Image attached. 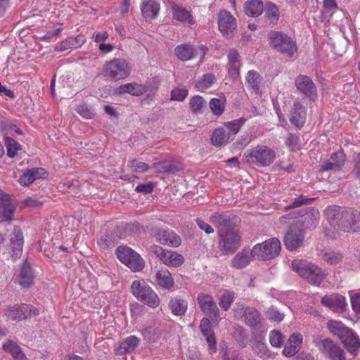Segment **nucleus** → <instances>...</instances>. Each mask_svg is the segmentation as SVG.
Listing matches in <instances>:
<instances>
[{"mask_svg":"<svg viewBox=\"0 0 360 360\" xmlns=\"http://www.w3.org/2000/svg\"><path fill=\"white\" fill-rule=\"evenodd\" d=\"M245 80L248 88H250L256 94L259 93L260 84L262 82V77L257 71H248L246 75Z\"/></svg>","mask_w":360,"mask_h":360,"instance_id":"nucleus-44","label":"nucleus"},{"mask_svg":"<svg viewBox=\"0 0 360 360\" xmlns=\"http://www.w3.org/2000/svg\"><path fill=\"white\" fill-rule=\"evenodd\" d=\"M117 259L132 271L136 272L142 270L145 262L139 254L130 248L120 246L116 250Z\"/></svg>","mask_w":360,"mask_h":360,"instance_id":"nucleus-10","label":"nucleus"},{"mask_svg":"<svg viewBox=\"0 0 360 360\" xmlns=\"http://www.w3.org/2000/svg\"><path fill=\"white\" fill-rule=\"evenodd\" d=\"M306 107L300 99H296L292 108L289 120L290 123L297 128H301L306 120Z\"/></svg>","mask_w":360,"mask_h":360,"instance_id":"nucleus-21","label":"nucleus"},{"mask_svg":"<svg viewBox=\"0 0 360 360\" xmlns=\"http://www.w3.org/2000/svg\"><path fill=\"white\" fill-rule=\"evenodd\" d=\"M160 9V6L157 0H142L141 4V13L146 20L156 18Z\"/></svg>","mask_w":360,"mask_h":360,"instance_id":"nucleus-29","label":"nucleus"},{"mask_svg":"<svg viewBox=\"0 0 360 360\" xmlns=\"http://www.w3.org/2000/svg\"><path fill=\"white\" fill-rule=\"evenodd\" d=\"M341 220V229L344 231H357L360 230L359 212L344 211Z\"/></svg>","mask_w":360,"mask_h":360,"instance_id":"nucleus-20","label":"nucleus"},{"mask_svg":"<svg viewBox=\"0 0 360 360\" xmlns=\"http://www.w3.org/2000/svg\"><path fill=\"white\" fill-rule=\"evenodd\" d=\"M297 91L304 96L314 99L316 97V88L311 79L303 75H298L295 80Z\"/></svg>","mask_w":360,"mask_h":360,"instance_id":"nucleus-17","label":"nucleus"},{"mask_svg":"<svg viewBox=\"0 0 360 360\" xmlns=\"http://www.w3.org/2000/svg\"><path fill=\"white\" fill-rule=\"evenodd\" d=\"M281 250V244L276 238L265 240L262 243L254 245L251 250L253 258L266 260L276 257Z\"/></svg>","mask_w":360,"mask_h":360,"instance_id":"nucleus-9","label":"nucleus"},{"mask_svg":"<svg viewBox=\"0 0 360 360\" xmlns=\"http://www.w3.org/2000/svg\"><path fill=\"white\" fill-rule=\"evenodd\" d=\"M197 302L202 311L214 321H219V311L213 297L208 294L200 292L197 296Z\"/></svg>","mask_w":360,"mask_h":360,"instance_id":"nucleus-14","label":"nucleus"},{"mask_svg":"<svg viewBox=\"0 0 360 360\" xmlns=\"http://www.w3.org/2000/svg\"><path fill=\"white\" fill-rule=\"evenodd\" d=\"M284 341L283 334L278 330H272L269 334V342L274 347H281Z\"/></svg>","mask_w":360,"mask_h":360,"instance_id":"nucleus-54","label":"nucleus"},{"mask_svg":"<svg viewBox=\"0 0 360 360\" xmlns=\"http://www.w3.org/2000/svg\"><path fill=\"white\" fill-rule=\"evenodd\" d=\"M252 258L251 252L243 250L231 259V266L236 269H243L250 264Z\"/></svg>","mask_w":360,"mask_h":360,"instance_id":"nucleus-36","label":"nucleus"},{"mask_svg":"<svg viewBox=\"0 0 360 360\" xmlns=\"http://www.w3.org/2000/svg\"><path fill=\"white\" fill-rule=\"evenodd\" d=\"M328 326L330 331L339 338L347 350L353 356H356L360 350L359 337L340 322L331 321Z\"/></svg>","mask_w":360,"mask_h":360,"instance_id":"nucleus-2","label":"nucleus"},{"mask_svg":"<svg viewBox=\"0 0 360 360\" xmlns=\"http://www.w3.org/2000/svg\"><path fill=\"white\" fill-rule=\"evenodd\" d=\"M3 349L10 353L14 360H28L20 346L11 340H8L4 343Z\"/></svg>","mask_w":360,"mask_h":360,"instance_id":"nucleus-39","label":"nucleus"},{"mask_svg":"<svg viewBox=\"0 0 360 360\" xmlns=\"http://www.w3.org/2000/svg\"><path fill=\"white\" fill-rule=\"evenodd\" d=\"M218 25L219 31L224 35L232 33L236 28V20L226 10L220 11L218 15Z\"/></svg>","mask_w":360,"mask_h":360,"instance_id":"nucleus-22","label":"nucleus"},{"mask_svg":"<svg viewBox=\"0 0 360 360\" xmlns=\"http://www.w3.org/2000/svg\"><path fill=\"white\" fill-rule=\"evenodd\" d=\"M131 74V68L126 60L114 58L106 61L102 68L101 75L108 81L124 79Z\"/></svg>","mask_w":360,"mask_h":360,"instance_id":"nucleus-5","label":"nucleus"},{"mask_svg":"<svg viewBox=\"0 0 360 360\" xmlns=\"http://www.w3.org/2000/svg\"><path fill=\"white\" fill-rule=\"evenodd\" d=\"M285 219H299L296 224L302 228H314L318 222L320 214L317 209L314 207L307 208L302 214V212L298 213H290L283 217Z\"/></svg>","mask_w":360,"mask_h":360,"instance_id":"nucleus-11","label":"nucleus"},{"mask_svg":"<svg viewBox=\"0 0 360 360\" xmlns=\"http://www.w3.org/2000/svg\"><path fill=\"white\" fill-rule=\"evenodd\" d=\"M4 145L6 148L7 156L14 158L17 156L18 152L22 150V146L12 137L4 136Z\"/></svg>","mask_w":360,"mask_h":360,"instance_id":"nucleus-41","label":"nucleus"},{"mask_svg":"<svg viewBox=\"0 0 360 360\" xmlns=\"http://www.w3.org/2000/svg\"><path fill=\"white\" fill-rule=\"evenodd\" d=\"M345 162V157L342 151H338L331 155L330 160L324 162L321 166L323 171L339 170Z\"/></svg>","mask_w":360,"mask_h":360,"instance_id":"nucleus-32","label":"nucleus"},{"mask_svg":"<svg viewBox=\"0 0 360 360\" xmlns=\"http://www.w3.org/2000/svg\"><path fill=\"white\" fill-rule=\"evenodd\" d=\"M350 300L353 310L356 313L360 314V293L353 295L351 296Z\"/></svg>","mask_w":360,"mask_h":360,"instance_id":"nucleus-64","label":"nucleus"},{"mask_svg":"<svg viewBox=\"0 0 360 360\" xmlns=\"http://www.w3.org/2000/svg\"><path fill=\"white\" fill-rule=\"evenodd\" d=\"M237 319L243 320L251 328L259 327L262 323V316L257 309L250 307L238 306L234 310Z\"/></svg>","mask_w":360,"mask_h":360,"instance_id":"nucleus-12","label":"nucleus"},{"mask_svg":"<svg viewBox=\"0 0 360 360\" xmlns=\"http://www.w3.org/2000/svg\"><path fill=\"white\" fill-rule=\"evenodd\" d=\"M16 282L23 288H29L33 284L34 274L30 263L25 262L15 274Z\"/></svg>","mask_w":360,"mask_h":360,"instance_id":"nucleus-26","label":"nucleus"},{"mask_svg":"<svg viewBox=\"0 0 360 360\" xmlns=\"http://www.w3.org/2000/svg\"><path fill=\"white\" fill-rule=\"evenodd\" d=\"M227 71L229 77L233 80L238 79L240 76V70L241 67V57L239 52L236 49H230L227 54Z\"/></svg>","mask_w":360,"mask_h":360,"instance_id":"nucleus-19","label":"nucleus"},{"mask_svg":"<svg viewBox=\"0 0 360 360\" xmlns=\"http://www.w3.org/2000/svg\"><path fill=\"white\" fill-rule=\"evenodd\" d=\"M321 257L324 262L330 265L338 264L342 259V255L340 253L333 251L324 252Z\"/></svg>","mask_w":360,"mask_h":360,"instance_id":"nucleus-50","label":"nucleus"},{"mask_svg":"<svg viewBox=\"0 0 360 360\" xmlns=\"http://www.w3.org/2000/svg\"><path fill=\"white\" fill-rule=\"evenodd\" d=\"M205 105V101L201 96H194L190 99L189 106L194 114L202 113Z\"/></svg>","mask_w":360,"mask_h":360,"instance_id":"nucleus-48","label":"nucleus"},{"mask_svg":"<svg viewBox=\"0 0 360 360\" xmlns=\"http://www.w3.org/2000/svg\"><path fill=\"white\" fill-rule=\"evenodd\" d=\"M188 94V90L184 87H176L171 92V100L183 101L187 97Z\"/></svg>","mask_w":360,"mask_h":360,"instance_id":"nucleus-55","label":"nucleus"},{"mask_svg":"<svg viewBox=\"0 0 360 360\" xmlns=\"http://www.w3.org/2000/svg\"><path fill=\"white\" fill-rule=\"evenodd\" d=\"M131 292L138 300L150 307L156 308L160 304L158 295L143 279L134 281Z\"/></svg>","mask_w":360,"mask_h":360,"instance_id":"nucleus-6","label":"nucleus"},{"mask_svg":"<svg viewBox=\"0 0 360 360\" xmlns=\"http://www.w3.org/2000/svg\"><path fill=\"white\" fill-rule=\"evenodd\" d=\"M15 210L8 196L0 191V222L11 221Z\"/></svg>","mask_w":360,"mask_h":360,"instance_id":"nucleus-24","label":"nucleus"},{"mask_svg":"<svg viewBox=\"0 0 360 360\" xmlns=\"http://www.w3.org/2000/svg\"><path fill=\"white\" fill-rule=\"evenodd\" d=\"M252 139L248 135H243L238 138V139L233 143L234 150H241L248 146Z\"/></svg>","mask_w":360,"mask_h":360,"instance_id":"nucleus-61","label":"nucleus"},{"mask_svg":"<svg viewBox=\"0 0 360 360\" xmlns=\"http://www.w3.org/2000/svg\"><path fill=\"white\" fill-rule=\"evenodd\" d=\"M344 212L340 211V207L338 206H329L325 210V215L332 226L341 228V218Z\"/></svg>","mask_w":360,"mask_h":360,"instance_id":"nucleus-38","label":"nucleus"},{"mask_svg":"<svg viewBox=\"0 0 360 360\" xmlns=\"http://www.w3.org/2000/svg\"><path fill=\"white\" fill-rule=\"evenodd\" d=\"M10 248L12 252L11 257L16 260L21 256L24 243L23 235L20 229L15 226L10 236Z\"/></svg>","mask_w":360,"mask_h":360,"instance_id":"nucleus-23","label":"nucleus"},{"mask_svg":"<svg viewBox=\"0 0 360 360\" xmlns=\"http://www.w3.org/2000/svg\"><path fill=\"white\" fill-rule=\"evenodd\" d=\"M158 242L164 245L177 248L181 243V238L174 231L169 229H159L154 233Z\"/></svg>","mask_w":360,"mask_h":360,"instance_id":"nucleus-18","label":"nucleus"},{"mask_svg":"<svg viewBox=\"0 0 360 360\" xmlns=\"http://www.w3.org/2000/svg\"><path fill=\"white\" fill-rule=\"evenodd\" d=\"M86 41V37L84 34H78L75 37H68L60 45L56 47L58 51H63L68 49H77L81 47Z\"/></svg>","mask_w":360,"mask_h":360,"instance_id":"nucleus-37","label":"nucleus"},{"mask_svg":"<svg viewBox=\"0 0 360 360\" xmlns=\"http://www.w3.org/2000/svg\"><path fill=\"white\" fill-rule=\"evenodd\" d=\"M174 54L181 61L190 60L198 55L197 50L190 44H183L177 46L174 49Z\"/></svg>","mask_w":360,"mask_h":360,"instance_id":"nucleus-31","label":"nucleus"},{"mask_svg":"<svg viewBox=\"0 0 360 360\" xmlns=\"http://www.w3.org/2000/svg\"><path fill=\"white\" fill-rule=\"evenodd\" d=\"M263 9L262 0H248L244 6L245 13L252 17H257L261 15Z\"/></svg>","mask_w":360,"mask_h":360,"instance_id":"nucleus-40","label":"nucleus"},{"mask_svg":"<svg viewBox=\"0 0 360 360\" xmlns=\"http://www.w3.org/2000/svg\"><path fill=\"white\" fill-rule=\"evenodd\" d=\"M245 121L246 120L245 118H239L232 122H226L224 124V128L228 130L226 133L229 136V138L234 136L239 131Z\"/></svg>","mask_w":360,"mask_h":360,"instance_id":"nucleus-47","label":"nucleus"},{"mask_svg":"<svg viewBox=\"0 0 360 360\" xmlns=\"http://www.w3.org/2000/svg\"><path fill=\"white\" fill-rule=\"evenodd\" d=\"M26 307V304H16L12 307H8L5 311V316L8 320L13 321H19L22 319H25Z\"/></svg>","mask_w":360,"mask_h":360,"instance_id":"nucleus-35","label":"nucleus"},{"mask_svg":"<svg viewBox=\"0 0 360 360\" xmlns=\"http://www.w3.org/2000/svg\"><path fill=\"white\" fill-rule=\"evenodd\" d=\"M46 175V172L43 168H32L30 169H26L20 176L19 179V183L22 186H29L36 179L45 177Z\"/></svg>","mask_w":360,"mask_h":360,"instance_id":"nucleus-30","label":"nucleus"},{"mask_svg":"<svg viewBox=\"0 0 360 360\" xmlns=\"http://www.w3.org/2000/svg\"><path fill=\"white\" fill-rule=\"evenodd\" d=\"M226 103V97L224 96H221L219 98H212L209 103V107L214 115L219 117L224 112Z\"/></svg>","mask_w":360,"mask_h":360,"instance_id":"nucleus-42","label":"nucleus"},{"mask_svg":"<svg viewBox=\"0 0 360 360\" xmlns=\"http://www.w3.org/2000/svg\"><path fill=\"white\" fill-rule=\"evenodd\" d=\"M129 167L131 168V171L134 172H145L149 169V166L146 163L137 160L129 161Z\"/></svg>","mask_w":360,"mask_h":360,"instance_id":"nucleus-57","label":"nucleus"},{"mask_svg":"<svg viewBox=\"0 0 360 360\" xmlns=\"http://www.w3.org/2000/svg\"><path fill=\"white\" fill-rule=\"evenodd\" d=\"M75 110L84 119H92L95 115L94 110L86 104L79 105Z\"/></svg>","mask_w":360,"mask_h":360,"instance_id":"nucleus-56","label":"nucleus"},{"mask_svg":"<svg viewBox=\"0 0 360 360\" xmlns=\"http://www.w3.org/2000/svg\"><path fill=\"white\" fill-rule=\"evenodd\" d=\"M265 15L272 22H276L279 18L280 13L278 7L273 3L269 2L266 6Z\"/></svg>","mask_w":360,"mask_h":360,"instance_id":"nucleus-51","label":"nucleus"},{"mask_svg":"<svg viewBox=\"0 0 360 360\" xmlns=\"http://www.w3.org/2000/svg\"><path fill=\"white\" fill-rule=\"evenodd\" d=\"M159 330L154 327H148L141 330V334L143 338L150 342L155 341V340L158 338Z\"/></svg>","mask_w":360,"mask_h":360,"instance_id":"nucleus-58","label":"nucleus"},{"mask_svg":"<svg viewBox=\"0 0 360 360\" xmlns=\"http://www.w3.org/2000/svg\"><path fill=\"white\" fill-rule=\"evenodd\" d=\"M169 307L174 315L182 316L187 310L188 303L184 300L174 297L169 301Z\"/></svg>","mask_w":360,"mask_h":360,"instance_id":"nucleus-45","label":"nucleus"},{"mask_svg":"<svg viewBox=\"0 0 360 360\" xmlns=\"http://www.w3.org/2000/svg\"><path fill=\"white\" fill-rule=\"evenodd\" d=\"M229 136L224 127H218L212 133L211 137L212 143L217 147H220L228 143Z\"/></svg>","mask_w":360,"mask_h":360,"instance_id":"nucleus-43","label":"nucleus"},{"mask_svg":"<svg viewBox=\"0 0 360 360\" xmlns=\"http://www.w3.org/2000/svg\"><path fill=\"white\" fill-rule=\"evenodd\" d=\"M243 158L245 162L251 165L260 167H267L274 162L276 152L267 146L257 145L245 152Z\"/></svg>","mask_w":360,"mask_h":360,"instance_id":"nucleus-3","label":"nucleus"},{"mask_svg":"<svg viewBox=\"0 0 360 360\" xmlns=\"http://www.w3.org/2000/svg\"><path fill=\"white\" fill-rule=\"evenodd\" d=\"M153 167L159 172H169L174 169V167L169 161H162L153 164Z\"/></svg>","mask_w":360,"mask_h":360,"instance_id":"nucleus-60","label":"nucleus"},{"mask_svg":"<svg viewBox=\"0 0 360 360\" xmlns=\"http://www.w3.org/2000/svg\"><path fill=\"white\" fill-rule=\"evenodd\" d=\"M150 90H151V83L150 82H146L145 84H137L135 82L127 83L121 85L118 88L120 94L128 93L135 96H141Z\"/></svg>","mask_w":360,"mask_h":360,"instance_id":"nucleus-28","label":"nucleus"},{"mask_svg":"<svg viewBox=\"0 0 360 360\" xmlns=\"http://www.w3.org/2000/svg\"><path fill=\"white\" fill-rule=\"evenodd\" d=\"M4 130L6 131L4 135L14 136L15 134L21 135L22 134V130L18 128L15 124H8L5 126Z\"/></svg>","mask_w":360,"mask_h":360,"instance_id":"nucleus-63","label":"nucleus"},{"mask_svg":"<svg viewBox=\"0 0 360 360\" xmlns=\"http://www.w3.org/2000/svg\"><path fill=\"white\" fill-rule=\"evenodd\" d=\"M268 38L271 47L288 57H292L297 51L295 42L283 32L271 31L268 34Z\"/></svg>","mask_w":360,"mask_h":360,"instance_id":"nucleus-7","label":"nucleus"},{"mask_svg":"<svg viewBox=\"0 0 360 360\" xmlns=\"http://www.w3.org/2000/svg\"><path fill=\"white\" fill-rule=\"evenodd\" d=\"M292 269L310 284L316 286L321 285L326 276L321 268L305 260H294L292 262Z\"/></svg>","mask_w":360,"mask_h":360,"instance_id":"nucleus-4","label":"nucleus"},{"mask_svg":"<svg viewBox=\"0 0 360 360\" xmlns=\"http://www.w3.org/2000/svg\"><path fill=\"white\" fill-rule=\"evenodd\" d=\"M154 184L152 182L146 184H140L135 188V191L138 193H143L144 194L150 193L154 188Z\"/></svg>","mask_w":360,"mask_h":360,"instance_id":"nucleus-62","label":"nucleus"},{"mask_svg":"<svg viewBox=\"0 0 360 360\" xmlns=\"http://www.w3.org/2000/svg\"><path fill=\"white\" fill-rule=\"evenodd\" d=\"M169 8L172 12V17L174 20L183 23H187L189 25H193L195 23L191 13L185 8L177 5L174 2H171L169 4Z\"/></svg>","mask_w":360,"mask_h":360,"instance_id":"nucleus-27","label":"nucleus"},{"mask_svg":"<svg viewBox=\"0 0 360 360\" xmlns=\"http://www.w3.org/2000/svg\"><path fill=\"white\" fill-rule=\"evenodd\" d=\"M285 143L291 150H296L300 148L299 138L295 134H288Z\"/></svg>","mask_w":360,"mask_h":360,"instance_id":"nucleus-59","label":"nucleus"},{"mask_svg":"<svg viewBox=\"0 0 360 360\" xmlns=\"http://www.w3.org/2000/svg\"><path fill=\"white\" fill-rule=\"evenodd\" d=\"M155 283L164 289L173 288L174 281L171 273L167 269H162L155 273Z\"/></svg>","mask_w":360,"mask_h":360,"instance_id":"nucleus-33","label":"nucleus"},{"mask_svg":"<svg viewBox=\"0 0 360 360\" xmlns=\"http://www.w3.org/2000/svg\"><path fill=\"white\" fill-rule=\"evenodd\" d=\"M304 239V229L297 224L290 226L284 237V243L286 248L290 251L299 248Z\"/></svg>","mask_w":360,"mask_h":360,"instance_id":"nucleus-15","label":"nucleus"},{"mask_svg":"<svg viewBox=\"0 0 360 360\" xmlns=\"http://www.w3.org/2000/svg\"><path fill=\"white\" fill-rule=\"evenodd\" d=\"M233 335L240 347L244 348L247 346L248 343V336L242 326H238L236 327Z\"/></svg>","mask_w":360,"mask_h":360,"instance_id":"nucleus-49","label":"nucleus"},{"mask_svg":"<svg viewBox=\"0 0 360 360\" xmlns=\"http://www.w3.org/2000/svg\"><path fill=\"white\" fill-rule=\"evenodd\" d=\"M234 300V293L231 291L226 290L221 295L219 305L224 310L227 311Z\"/></svg>","mask_w":360,"mask_h":360,"instance_id":"nucleus-52","label":"nucleus"},{"mask_svg":"<svg viewBox=\"0 0 360 360\" xmlns=\"http://www.w3.org/2000/svg\"><path fill=\"white\" fill-rule=\"evenodd\" d=\"M200 329L208 344L210 352L215 353L217 350L216 340L212 323L208 318L200 321Z\"/></svg>","mask_w":360,"mask_h":360,"instance_id":"nucleus-25","label":"nucleus"},{"mask_svg":"<svg viewBox=\"0 0 360 360\" xmlns=\"http://www.w3.org/2000/svg\"><path fill=\"white\" fill-rule=\"evenodd\" d=\"M266 318L276 323L282 321L284 319V314L280 312L276 307H271L266 311Z\"/></svg>","mask_w":360,"mask_h":360,"instance_id":"nucleus-53","label":"nucleus"},{"mask_svg":"<svg viewBox=\"0 0 360 360\" xmlns=\"http://www.w3.org/2000/svg\"><path fill=\"white\" fill-rule=\"evenodd\" d=\"M140 340L135 335L127 337L115 348L116 353L122 355L133 352L139 345Z\"/></svg>","mask_w":360,"mask_h":360,"instance_id":"nucleus-34","label":"nucleus"},{"mask_svg":"<svg viewBox=\"0 0 360 360\" xmlns=\"http://www.w3.org/2000/svg\"><path fill=\"white\" fill-rule=\"evenodd\" d=\"M216 82V77L212 73L203 75L195 83V88L199 91H204L210 88Z\"/></svg>","mask_w":360,"mask_h":360,"instance_id":"nucleus-46","label":"nucleus"},{"mask_svg":"<svg viewBox=\"0 0 360 360\" xmlns=\"http://www.w3.org/2000/svg\"><path fill=\"white\" fill-rule=\"evenodd\" d=\"M234 218L233 215L219 212H214L210 217V223L217 230L219 248L225 254L233 253L240 247L241 236Z\"/></svg>","mask_w":360,"mask_h":360,"instance_id":"nucleus-1","label":"nucleus"},{"mask_svg":"<svg viewBox=\"0 0 360 360\" xmlns=\"http://www.w3.org/2000/svg\"><path fill=\"white\" fill-rule=\"evenodd\" d=\"M321 304L335 313H342L346 309L345 297L340 294L326 295L321 298Z\"/></svg>","mask_w":360,"mask_h":360,"instance_id":"nucleus-16","label":"nucleus"},{"mask_svg":"<svg viewBox=\"0 0 360 360\" xmlns=\"http://www.w3.org/2000/svg\"><path fill=\"white\" fill-rule=\"evenodd\" d=\"M153 252L159 258V259L169 267H179L184 262V257L181 254L163 249L162 248L154 245Z\"/></svg>","mask_w":360,"mask_h":360,"instance_id":"nucleus-13","label":"nucleus"},{"mask_svg":"<svg viewBox=\"0 0 360 360\" xmlns=\"http://www.w3.org/2000/svg\"><path fill=\"white\" fill-rule=\"evenodd\" d=\"M312 342L326 358L330 360H346L344 350L330 338H322L320 335H314Z\"/></svg>","mask_w":360,"mask_h":360,"instance_id":"nucleus-8","label":"nucleus"}]
</instances>
